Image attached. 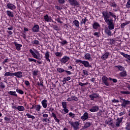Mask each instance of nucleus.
Segmentation results:
<instances>
[{"mask_svg":"<svg viewBox=\"0 0 130 130\" xmlns=\"http://www.w3.org/2000/svg\"><path fill=\"white\" fill-rule=\"evenodd\" d=\"M103 17L105 20V22L108 25L109 30H113L114 29V23L112 18L109 19L111 17L114 18L115 21H116V15L114 13L109 11H103L102 12Z\"/></svg>","mask_w":130,"mask_h":130,"instance_id":"obj_1","label":"nucleus"},{"mask_svg":"<svg viewBox=\"0 0 130 130\" xmlns=\"http://www.w3.org/2000/svg\"><path fill=\"white\" fill-rule=\"evenodd\" d=\"M29 52L31 53V55H32L33 57H34V58L39 59V60H41L42 57L40 56V53H39V52L37 50L34 49V51H33L32 49H30Z\"/></svg>","mask_w":130,"mask_h":130,"instance_id":"obj_2","label":"nucleus"},{"mask_svg":"<svg viewBox=\"0 0 130 130\" xmlns=\"http://www.w3.org/2000/svg\"><path fill=\"white\" fill-rule=\"evenodd\" d=\"M70 124H71V126L73 127L74 130H78L79 128V126L80 125V123L78 121L73 122V121H69Z\"/></svg>","mask_w":130,"mask_h":130,"instance_id":"obj_3","label":"nucleus"},{"mask_svg":"<svg viewBox=\"0 0 130 130\" xmlns=\"http://www.w3.org/2000/svg\"><path fill=\"white\" fill-rule=\"evenodd\" d=\"M68 2L72 7H79L80 6V3L77 0H68Z\"/></svg>","mask_w":130,"mask_h":130,"instance_id":"obj_4","label":"nucleus"},{"mask_svg":"<svg viewBox=\"0 0 130 130\" xmlns=\"http://www.w3.org/2000/svg\"><path fill=\"white\" fill-rule=\"evenodd\" d=\"M120 102L121 103H122L121 106H122V107H123L124 108H125L126 107V105H129L130 104V101L128 100H123V102L120 101Z\"/></svg>","mask_w":130,"mask_h":130,"instance_id":"obj_5","label":"nucleus"},{"mask_svg":"<svg viewBox=\"0 0 130 130\" xmlns=\"http://www.w3.org/2000/svg\"><path fill=\"white\" fill-rule=\"evenodd\" d=\"M102 82L105 84L106 86H109V83H108V78L106 76H103L102 78Z\"/></svg>","mask_w":130,"mask_h":130,"instance_id":"obj_6","label":"nucleus"},{"mask_svg":"<svg viewBox=\"0 0 130 130\" xmlns=\"http://www.w3.org/2000/svg\"><path fill=\"white\" fill-rule=\"evenodd\" d=\"M70 60V57L64 56L60 60V61L61 62H62L63 63H66L67 61H69Z\"/></svg>","mask_w":130,"mask_h":130,"instance_id":"obj_7","label":"nucleus"},{"mask_svg":"<svg viewBox=\"0 0 130 130\" xmlns=\"http://www.w3.org/2000/svg\"><path fill=\"white\" fill-rule=\"evenodd\" d=\"M99 96V94L97 93H93L92 94L89 95V98H90L91 100H94V98H98Z\"/></svg>","mask_w":130,"mask_h":130,"instance_id":"obj_8","label":"nucleus"},{"mask_svg":"<svg viewBox=\"0 0 130 130\" xmlns=\"http://www.w3.org/2000/svg\"><path fill=\"white\" fill-rule=\"evenodd\" d=\"M13 76H15V77H17V78H20L21 77H23V73H22V72L19 71L14 73Z\"/></svg>","mask_w":130,"mask_h":130,"instance_id":"obj_9","label":"nucleus"},{"mask_svg":"<svg viewBox=\"0 0 130 130\" xmlns=\"http://www.w3.org/2000/svg\"><path fill=\"white\" fill-rule=\"evenodd\" d=\"M81 118L82 120L85 121V120H86L87 118H89V114H88L87 112L84 113L83 115L81 117Z\"/></svg>","mask_w":130,"mask_h":130,"instance_id":"obj_10","label":"nucleus"},{"mask_svg":"<svg viewBox=\"0 0 130 130\" xmlns=\"http://www.w3.org/2000/svg\"><path fill=\"white\" fill-rule=\"evenodd\" d=\"M82 64L84 66L85 68H92V66L89 63L88 61L83 60L82 61Z\"/></svg>","mask_w":130,"mask_h":130,"instance_id":"obj_11","label":"nucleus"},{"mask_svg":"<svg viewBox=\"0 0 130 130\" xmlns=\"http://www.w3.org/2000/svg\"><path fill=\"white\" fill-rule=\"evenodd\" d=\"M14 45H15V47L18 51H20L21 50V47H22V45L20 44H18V43L14 42Z\"/></svg>","mask_w":130,"mask_h":130,"instance_id":"obj_12","label":"nucleus"},{"mask_svg":"<svg viewBox=\"0 0 130 130\" xmlns=\"http://www.w3.org/2000/svg\"><path fill=\"white\" fill-rule=\"evenodd\" d=\"M7 8L13 11V10H15L16 9V6H15L14 4L8 3L7 4Z\"/></svg>","mask_w":130,"mask_h":130,"instance_id":"obj_13","label":"nucleus"},{"mask_svg":"<svg viewBox=\"0 0 130 130\" xmlns=\"http://www.w3.org/2000/svg\"><path fill=\"white\" fill-rule=\"evenodd\" d=\"M98 110H99V108L97 106H93L89 109V111L91 112H96V111H98Z\"/></svg>","mask_w":130,"mask_h":130,"instance_id":"obj_14","label":"nucleus"},{"mask_svg":"<svg viewBox=\"0 0 130 130\" xmlns=\"http://www.w3.org/2000/svg\"><path fill=\"white\" fill-rule=\"evenodd\" d=\"M110 54L108 52H106L102 56V59H103L104 60H105V59H107V58H108V56H109Z\"/></svg>","mask_w":130,"mask_h":130,"instance_id":"obj_15","label":"nucleus"},{"mask_svg":"<svg viewBox=\"0 0 130 130\" xmlns=\"http://www.w3.org/2000/svg\"><path fill=\"white\" fill-rule=\"evenodd\" d=\"M33 32H39V25H36L32 27Z\"/></svg>","mask_w":130,"mask_h":130,"instance_id":"obj_16","label":"nucleus"},{"mask_svg":"<svg viewBox=\"0 0 130 130\" xmlns=\"http://www.w3.org/2000/svg\"><path fill=\"white\" fill-rule=\"evenodd\" d=\"M73 100H74V101H78V98L75 96H72L71 98H69L67 99V101H73Z\"/></svg>","mask_w":130,"mask_h":130,"instance_id":"obj_17","label":"nucleus"},{"mask_svg":"<svg viewBox=\"0 0 130 130\" xmlns=\"http://www.w3.org/2000/svg\"><path fill=\"white\" fill-rule=\"evenodd\" d=\"M7 16H8V17H10V18H13L14 17V12L10 11V10H8L7 11Z\"/></svg>","mask_w":130,"mask_h":130,"instance_id":"obj_18","label":"nucleus"},{"mask_svg":"<svg viewBox=\"0 0 130 130\" xmlns=\"http://www.w3.org/2000/svg\"><path fill=\"white\" fill-rule=\"evenodd\" d=\"M45 57L47 61L50 62V59H49V52H48V51H46L45 54Z\"/></svg>","mask_w":130,"mask_h":130,"instance_id":"obj_19","label":"nucleus"},{"mask_svg":"<svg viewBox=\"0 0 130 130\" xmlns=\"http://www.w3.org/2000/svg\"><path fill=\"white\" fill-rule=\"evenodd\" d=\"M92 27L93 29L97 30V29H98V27H100V24H99L98 22H94L92 25Z\"/></svg>","mask_w":130,"mask_h":130,"instance_id":"obj_20","label":"nucleus"},{"mask_svg":"<svg viewBox=\"0 0 130 130\" xmlns=\"http://www.w3.org/2000/svg\"><path fill=\"white\" fill-rule=\"evenodd\" d=\"M120 77H124L127 76V74H126V71L125 70H123V72H120L119 74Z\"/></svg>","mask_w":130,"mask_h":130,"instance_id":"obj_21","label":"nucleus"},{"mask_svg":"<svg viewBox=\"0 0 130 130\" xmlns=\"http://www.w3.org/2000/svg\"><path fill=\"white\" fill-rule=\"evenodd\" d=\"M42 104L44 108H46L47 107V100H44L42 101Z\"/></svg>","mask_w":130,"mask_h":130,"instance_id":"obj_22","label":"nucleus"},{"mask_svg":"<svg viewBox=\"0 0 130 130\" xmlns=\"http://www.w3.org/2000/svg\"><path fill=\"white\" fill-rule=\"evenodd\" d=\"M8 94L9 95H11V96H15V97H18V95L17 94V93L16 91H10L8 92Z\"/></svg>","mask_w":130,"mask_h":130,"instance_id":"obj_23","label":"nucleus"},{"mask_svg":"<svg viewBox=\"0 0 130 130\" xmlns=\"http://www.w3.org/2000/svg\"><path fill=\"white\" fill-rule=\"evenodd\" d=\"M106 123H107V124H109V125H111L112 127H114V124H113V121L112 119H110L107 121Z\"/></svg>","mask_w":130,"mask_h":130,"instance_id":"obj_24","label":"nucleus"},{"mask_svg":"<svg viewBox=\"0 0 130 130\" xmlns=\"http://www.w3.org/2000/svg\"><path fill=\"white\" fill-rule=\"evenodd\" d=\"M17 110H18V111H24L25 108L23 106H18L17 107Z\"/></svg>","mask_w":130,"mask_h":130,"instance_id":"obj_25","label":"nucleus"},{"mask_svg":"<svg viewBox=\"0 0 130 130\" xmlns=\"http://www.w3.org/2000/svg\"><path fill=\"white\" fill-rule=\"evenodd\" d=\"M91 124H92V123H91L90 122H86L84 124V127L85 128H88V127H89V126L91 125Z\"/></svg>","mask_w":130,"mask_h":130,"instance_id":"obj_26","label":"nucleus"},{"mask_svg":"<svg viewBox=\"0 0 130 130\" xmlns=\"http://www.w3.org/2000/svg\"><path fill=\"white\" fill-rule=\"evenodd\" d=\"M115 68H117L119 70V71H124V67L121 66H115Z\"/></svg>","mask_w":130,"mask_h":130,"instance_id":"obj_27","label":"nucleus"},{"mask_svg":"<svg viewBox=\"0 0 130 130\" xmlns=\"http://www.w3.org/2000/svg\"><path fill=\"white\" fill-rule=\"evenodd\" d=\"M41 109V106H40V105H35V109H36L37 111H40Z\"/></svg>","mask_w":130,"mask_h":130,"instance_id":"obj_28","label":"nucleus"},{"mask_svg":"<svg viewBox=\"0 0 130 130\" xmlns=\"http://www.w3.org/2000/svg\"><path fill=\"white\" fill-rule=\"evenodd\" d=\"M128 24H130V21L122 23L121 24L120 27H121V28H124V27H125V26H126V25H128Z\"/></svg>","mask_w":130,"mask_h":130,"instance_id":"obj_29","label":"nucleus"},{"mask_svg":"<svg viewBox=\"0 0 130 130\" xmlns=\"http://www.w3.org/2000/svg\"><path fill=\"white\" fill-rule=\"evenodd\" d=\"M88 21V19H87V18L86 17H84V18H83L82 19V21L80 22L81 25H82V24H84V25L86 24V22Z\"/></svg>","mask_w":130,"mask_h":130,"instance_id":"obj_30","label":"nucleus"},{"mask_svg":"<svg viewBox=\"0 0 130 130\" xmlns=\"http://www.w3.org/2000/svg\"><path fill=\"white\" fill-rule=\"evenodd\" d=\"M105 33H106L109 36H111V31H110V29L108 28H106Z\"/></svg>","mask_w":130,"mask_h":130,"instance_id":"obj_31","label":"nucleus"},{"mask_svg":"<svg viewBox=\"0 0 130 130\" xmlns=\"http://www.w3.org/2000/svg\"><path fill=\"white\" fill-rule=\"evenodd\" d=\"M44 19L45 21H46V22H49V21L50 20V17H49V16H48V15L47 14H46L44 17Z\"/></svg>","mask_w":130,"mask_h":130,"instance_id":"obj_32","label":"nucleus"},{"mask_svg":"<svg viewBox=\"0 0 130 130\" xmlns=\"http://www.w3.org/2000/svg\"><path fill=\"white\" fill-rule=\"evenodd\" d=\"M85 57L86 59H88L89 60H91V59H92V58H91V55L89 53H86L85 55Z\"/></svg>","mask_w":130,"mask_h":130,"instance_id":"obj_33","label":"nucleus"},{"mask_svg":"<svg viewBox=\"0 0 130 130\" xmlns=\"http://www.w3.org/2000/svg\"><path fill=\"white\" fill-rule=\"evenodd\" d=\"M5 77H9V76H14V73H12L11 72H6L5 74L4 75Z\"/></svg>","mask_w":130,"mask_h":130,"instance_id":"obj_34","label":"nucleus"},{"mask_svg":"<svg viewBox=\"0 0 130 130\" xmlns=\"http://www.w3.org/2000/svg\"><path fill=\"white\" fill-rule=\"evenodd\" d=\"M26 116H27L28 118H31L32 119H35V116L33 115H31L29 113L26 114Z\"/></svg>","mask_w":130,"mask_h":130,"instance_id":"obj_35","label":"nucleus"},{"mask_svg":"<svg viewBox=\"0 0 130 130\" xmlns=\"http://www.w3.org/2000/svg\"><path fill=\"white\" fill-rule=\"evenodd\" d=\"M116 120L117 121L116 122V126L119 127V126H120V123H121V121H120L119 120Z\"/></svg>","mask_w":130,"mask_h":130,"instance_id":"obj_36","label":"nucleus"},{"mask_svg":"<svg viewBox=\"0 0 130 130\" xmlns=\"http://www.w3.org/2000/svg\"><path fill=\"white\" fill-rule=\"evenodd\" d=\"M73 23L74 24V25H75L76 27H79V21H78L77 20H75L73 21Z\"/></svg>","mask_w":130,"mask_h":130,"instance_id":"obj_37","label":"nucleus"},{"mask_svg":"<svg viewBox=\"0 0 130 130\" xmlns=\"http://www.w3.org/2000/svg\"><path fill=\"white\" fill-rule=\"evenodd\" d=\"M121 94H123V95H125V94H126V95H128L130 94V91H120Z\"/></svg>","mask_w":130,"mask_h":130,"instance_id":"obj_38","label":"nucleus"},{"mask_svg":"<svg viewBox=\"0 0 130 130\" xmlns=\"http://www.w3.org/2000/svg\"><path fill=\"white\" fill-rule=\"evenodd\" d=\"M66 70H64L62 68H57V72H58V73H63V72H65Z\"/></svg>","mask_w":130,"mask_h":130,"instance_id":"obj_39","label":"nucleus"},{"mask_svg":"<svg viewBox=\"0 0 130 130\" xmlns=\"http://www.w3.org/2000/svg\"><path fill=\"white\" fill-rule=\"evenodd\" d=\"M16 91L17 93H19V94H21V95L24 94V91H23L22 89H16Z\"/></svg>","mask_w":130,"mask_h":130,"instance_id":"obj_40","label":"nucleus"},{"mask_svg":"<svg viewBox=\"0 0 130 130\" xmlns=\"http://www.w3.org/2000/svg\"><path fill=\"white\" fill-rule=\"evenodd\" d=\"M121 55H123L124 57H125L126 58H128V57L129 56V55H127L123 52H121Z\"/></svg>","mask_w":130,"mask_h":130,"instance_id":"obj_41","label":"nucleus"},{"mask_svg":"<svg viewBox=\"0 0 130 130\" xmlns=\"http://www.w3.org/2000/svg\"><path fill=\"white\" fill-rule=\"evenodd\" d=\"M125 129L130 130V122L126 123Z\"/></svg>","mask_w":130,"mask_h":130,"instance_id":"obj_42","label":"nucleus"},{"mask_svg":"<svg viewBox=\"0 0 130 130\" xmlns=\"http://www.w3.org/2000/svg\"><path fill=\"white\" fill-rule=\"evenodd\" d=\"M55 55L56 56H59V57H60L61 55H62V53H61V52H57L55 53Z\"/></svg>","mask_w":130,"mask_h":130,"instance_id":"obj_43","label":"nucleus"},{"mask_svg":"<svg viewBox=\"0 0 130 130\" xmlns=\"http://www.w3.org/2000/svg\"><path fill=\"white\" fill-rule=\"evenodd\" d=\"M32 44H35L36 45H39V41L38 40H35L31 42Z\"/></svg>","mask_w":130,"mask_h":130,"instance_id":"obj_44","label":"nucleus"},{"mask_svg":"<svg viewBox=\"0 0 130 130\" xmlns=\"http://www.w3.org/2000/svg\"><path fill=\"white\" fill-rule=\"evenodd\" d=\"M28 61L31 62V61H34V62H37V60L31 58H28Z\"/></svg>","mask_w":130,"mask_h":130,"instance_id":"obj_45","label":"nucleus"},{"mask_svg":"<svg viewBox=\"0 0 130 130\" xmlns=\"http://www.w3.org/2000/svg\"><path fill=\"white\" fill-rule=\"evenodd\" d=\"M57 1H58V3H59L61 5H63V4L66 3V0H57Z\"/></svg>","mask_w":130,"mask_h":130,"instance_id":"obj_46","label":"nucleus"},{"mask_svg":"<svg viewBox=\"0 0 130 130\" xmlns=\"http://www.w3.org/2000/svg\"><path fill=\"white\" fill-rule=\"evenodd\" d=\"M110 81H113V83H117V79H112L111 78H109Z\"/></svg>","mask_w":130,"mask_h":130,"instance_id":"obj_47","label":"nucleus"},{"mask_svg":"<svg viewBox=\"0 0 130 130\" xmlns=\"http://www.w3.org/2000/svg\"><path fill=\"white\" fill-rule=\"evenodd\" d=\"M79 86H81L82 87V86H86V85H88V82L83 83L82 82H79Z\"/></svg>","mask_w":130,"mask_h":130,"instance_id":"obj_48","label":"nucleus"},{"mask_svg":"<svg viewBox=\"0 0 130 130\" xmlns=\"http://www.w3.org/2000/svg\"><path fill=\"white\" fill-rule=\"evenodd\" d=\"M42 121H43V122H48V123H49V122L50 121V120H49V119L47 118H43L42 119Z\"/></svg>","mask_w":130,"mask_h":130,"instance_id":"obj_49","label":"nucleus"},{"mask_svg":"<svg viewBox=\"0 0 130 130\" xmlns=\"http://www.w3.org/2000/svg\"><path fill=\"white\" fill-rule=\"evenodd\" d=\"M100 32H95L94 34H93V35L94 36H96V37H100Z\"/></svg>","mask_w":130,"mask_h":130,"instance_id":"obj_50","label":"nucleus"},{"mask_svg":"<svg viewBox=\"0 0 130 130\" xmlns=\"http://www.w3.org/2000/svg\"><path fill=\"white\" fill-rule=\"evenodd\" d=\"M126 8H127V9H129V8H130V0H128V2H127V4L126 5Z\"/></svg>","mask_w":130,"mask_h":130,"instance_id":"obj_51","label":"nucleus"},{"mask_svg":"<svg viewBox=\"0 0 130 130\" xmlns=\"http://www.w3.org/2000/svg\"><path fill=\"white\" fill-rule=\"evenodd\" d=\"M62 106L63 108H67V102H62Z\"/></svg>","mask_w":130,"mask_h":130,"instance_id":"obj_52","label":"nucleus"},{"mask_svg":"<svg viewBox=\"0 0 130 130\" xmlns=\"http://www.w3.org/2000/svg\"><path fill=\"white\" fill-rule=\"evenodd\" d=\"M53 28L54 30H56V31H58V26L56 25H53Z\"/></svg>","mask_w":130,"mask_h":130,"instance_id":"obj_53","label":"nucleus"},{"mask_svg":"<svg viewBox=\"0 0 130 130\" xmlns=\"http://www.w3.org/2000/svg\"><path fill=\"white\" fill-rule=\"evenodd\" d=\"M110 41H111L110 42L111 44H114V43H115V40H114V39H110Z\"/></svg>","mask_w":130,"mask_h":130,"instance_id":"obj_54","label":"nucleus"},{"mask_svg":"<svg viewBox=\"0 0 130 130\" xmlns=\"http://www.w3.org/2000/svg\"><path fill=\"white\" fill-rule=\"evenodd\" d=\"M55 9H56V10H58V11H61V9L62 8H60V7H59L58 6H55Z\"/></svg>","mask_w":130,"mask_h":130,"instance_id":"obj_55","label":"nucleus"},{"mask_svg":"<svg viewBox=\"0 0 130 130\" xmlns=\"http://www.w3.org/2000/svg\"><path fill=\"white\" fill-rule=\"evenodd\" d=\"M75 62H77V63H83V61L81 59H77L76 60Z\"/></svg>","mask_w":130,"mask_h":130,"instance_id":"obj_56","label":"nucleus"},{"mask_svg":"<svg viewBox=\"0 0 130 130\" xmlns=\"http://www.w3.org/2000/svg\"><path fill=\"white\" fill-rule=\"evenodd\" d=\"M5 120H6V121H11V118L10 117H5L4 118Z\"/></svg>","mask_w":130,"mask_h":130,"instance_id":"obj_57","label":"nucleus"},{"mask_svg":"<svg viewBox=\"0 0 130 130\" xmlns=\"http://www.w3.org/2000/svg\"><path fill=\"white\" fill-rule=\"evenodd\" d=\"M125 114V111H123L119 113V116H122V115H124Z\"/></svg>","mask_w":130,"mask_h":130,"instance_id":"obj_58","label":"nucleus"},{"mask_svg":"<svg viewBox=\"0 0 130 130\" xmlns=\"http://www.w3.org/2000/svg\"><path fill=\"white\" fill-rule=\"evenodd\" d=\"M12 108L13 109H18V107H17V106L15 105L14 103H12Z\"/></svg>","mask_w":130,"mask_h":130,"instance_id":"obj_59","label":"nucleus"},{"mask_svg":"<svg viewBox=\"0 0 130 130\" xmlns=\"http://www.w3.org/2000/svg\"><path fill=\"white\" fill-rule=\"evenodd\" d=\"M69 115L70 116H71L72 117V118H74V117H75V114H73L72 112L69 113Z\"/></svg>","mask_w":130,"mask_h":130,"instance_id":"obj_60","label":"nucleus"},{"mask_svg":"<svg viewBox=\"0 0 130 130\" xmlns=\"http://www.w3.org/2000/svg\"><path fill=\"white\" fill-rule=\"evenodd\" d=\"M68 44V42L66 40L63 41L62 42H61V44H62V45H64L66 44Z\"/></svg>","mask_w":130,"mask_h":130,"instance_id":"obj_61","label":"nucleus"},{"mask_svg":"<svg viewBox=\"0 0 130 130\" xmlns=\"http://www.w3.org/2000/svg\"><path fill=\"white\" fill-rule=\"evenodd\" d=\"M83 73L85 76H88V71L86 70H83Z\"/></svg>","mask_w":130,"mask_h":130,"instance_id":"obj_62","label":"nucleus"},{"mask_svg":"<svg viewBox=\"0 0 130 130\" xmlns=\"http://www.w3.org/2000/svg\"><path fill=\"white\" fill-rule=\"evenodd\" d=\"M25 84L26 86H27L30 85V83L29 82V81L28 80L25 81Z\"/></svg>","mask_w":130,"mask_h":130,"instance_id":"obj_63","label":"nucleus"},{"mask_svg":"<svg viewBox=\"0 0 130 130\" xmlns=\"http://www.w3.org/2000/svg\"><path fill=\"white\" fill-rule=\"evenodd\" d=\"M32 75L33 76H37L38 75V71H34Z\"/></svg>","mask_w":130,"mask_h":130,"instance_id":"obj_64","label":"nucleus"}]
</instances>
